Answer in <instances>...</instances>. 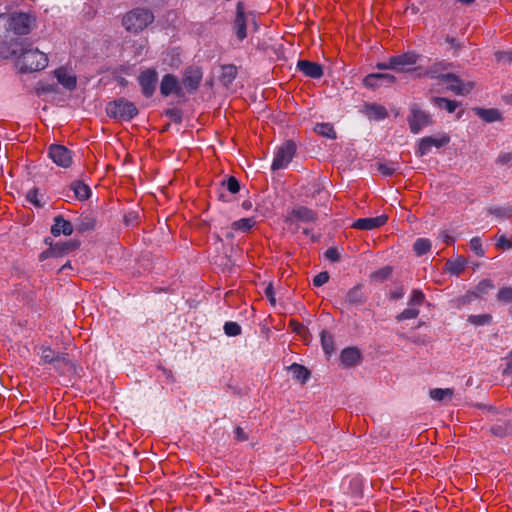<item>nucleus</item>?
Masks as SVG:
<instances>
[{
	"instance_id": "nucleus-1",
	"label": "nucleus",
	"mask_w": 512,
	"mask_h": 512,
	"mask_svg": "<svg viewBox=\"0 0 512 512\" xmlns=\"http://www.w3.org/2000/svg\"><path fill=\"white\" fill-rule=\"evenodd\" d=\"M13 46L12 55L16 57V64L21 73L40 71L47 67V55L34 48L31 43L20 41Z\"/></svg>"
},
{
	"instance_id": "nucleus-2",
	"label": "nucleus",
	"mask_w": 512,
	"mask_h": 512,
	"mask_svg": "<svg viewBox=\"0 0 512 512\" xmlns=\"http://www.w3.org/2000/svg\"><path fill=\"white\" fill-rule=\"evenodd\" d=\"M451 67V63L442 61H435L426 68L424 75H429L431 79H438L441 82H457V85H448L447 89L456 95H467L474 88L473 82L463 83L458 75L454 73H444Z\"/></svg>"
},
{
	"instance_id": "nucleus-3",
	"label": "nucleus",
	"mask_w": 512,
	"mask_h": 512,
	"mask_svg": "<svg viewBox=\"0 0 512 512\" xmlns=\"http://www.w3.org/2000/svg\"><path fill=\"white\" fill-rule=\"evenodd\" d=\"M154 19L150 9L134 8L123 16L122 25L128 32L137 34L153 23Z\"/></svg>"
},
{
	"instance_id": "nucleus-4",
	"label": "nucleus",
	"mask_w": 512,
	"mask_h": 512,
	"mask_svg": "<svg viewBox=\"0 0 512 512\" xmlns=\"http://www.w3.org/2000/svg\"><path fill=\"white\" fill-rule=\"evenodd\" d=\"M105 110L109 118L126 122L131 121L139 113L136 105L125 97L108 102Z\"/></svg>"
},
{
	"instance_id": "nucleus-5",
	"label": "nucleus",
	"mask_w": 512,
	"mask_h": 512,
	"mask_svg": "<svg viewBox=\"0 0 512 512\" xmlns=\"http://www.w3.org/2000/svg\"><path fill=\"white\" fill-rule=\"evenodd\" d=\"M421 59V55L415 51H407L400 55L391 56L387 62L378 63L380 70H394L397 72H410V66L415 65Z\"/></svg>"
},
{
	"instance_id": "nucleus-6",
	"label": "nucleus",
	"mask_w": 512,
	"mask_h": 512,
	"mask_svg": "<svg viewBox=\"0 0 512 512\" xmlns=\"http://www.w3.org/2000/svg\"><path fill=\"white\" fill-rule=\"evenodd\" d=\"M45 243L49 245V248L40 253V261H45L48 258L66 256L69 253L76 251L81 245V241L77 239H70L53 244L50 238H46Z\"/></svg>"
},
{
	"instance_id": "nucleus-7",
	"label": "nucleus",
	"mask_w": 512,
	"mask_h": 512,
	"mask_svg": "<svg viewBox=\"0 0 512 512\" xmlns=\"http://www.w3.org/2000/svg\"><path fill=\"white\" fill-rule=\"evenodd\" d=\"M407 122L411 133L418 134L423 128L432 125L433 119L419 104L412 103L409 106Z\"/></svg>"
},
{
	"instance_id": "nucleus-8",
	"label": "nucleus",
	"mask_w": 512,
	"mask_h": 512,
	"mask_svg": "<svg viewBox=\"0 0 512 512\" xmlns=\"http://www.w3.org/2000/svg\"><path fill=\"white\" fill-rule=\"evenodd\" d=\"M297 151V145L293 140H286L275 151L271 164V170L277 171L286 168L292 161Z\"/></svg>"
},
{
	"instance_id": "nucleus-9",
	"label": "nucleus",
	"mask_w": 512,
	"mask_h": 512,
	"mask_svg": "<svg viewBox=\"0 0 512 512\" xmlns=\"http://www.w3.org/2000/svg\"><path fill=\"white\" fill-rule=\"evenodd\" d=\"M318 220V214L316 211L306 206L297 205L293 207L285 217V223L287 225H295L298 228V223L311 224Z\"/></svg>"
},
{
	"instance_id": "nucleus-10",
	"label": "nucleus",
	"mask_w": 512,
	"mask_h": 512,
	"mask_svg": "<svg viewBox=\"0 0 512 512\" xmlns=\"http://www.w3.org/2000/svg\"><path fill=\"white\" fill-rule=\"evenodd\" d=\"M35 17L29 13L15 12L10 16L9 27L17 35H27L31 32Z\"/></svg>"
},
{
	"instance_id": "nucleus-11",
	"label": "nucleus",
	"mask_w": 512,
	"mask_h": 512,
	"mask_svg": "<svg viewBox=\"0 0 512 512\" xmlns=\"http://www.w3.org/2000/svg\"><path fill=\"white\" fill-rule=\"evenodd\" d=\"M138 84L144 97L151 98L157 87L158 73L154 68H147L137 77Z\"/></svg>"
},
{
	"instance_id": "nucleus-12",
	"label": "nucleus",
	"mask_w": 512,
	"mask_h": 512,
	"mask_svg": "<svg viewBox=\"0 0 512 512\" xmlns=\"http://www.w3.org/2000/svg\"><path fill=\"white\" fill-rule=\"evenodd\" d=\"M48 157L57 166L68 168L73 161L72 151L61 144H51L47 149Z\"/></svg>"
},
{
	"instance_id": "nucleus-13",
	"label": "nucleus",
	"mask_w": 512,
	"mask_h": 512,
	"mask_svg": "<svg viewBox=\"0 0 512 512\" xmlns=\"http://www.w3.org/2000/svg\"><path fill=\"white\" fill-rule=\"evenodd\" d=\"M368 300V294L363 283H357L350 288L344 297V303L348 307L363 306Z\"/></svg>"
},
{
	"instance_id": "nucleus-14",
	"label": "nucleus",
	"mask_w": 512,
	"mask_h": 512,
	"mask_svg": "<svg viewBox=\"0 0 512 512\" xmlns=\"http://www.w3.org/2000/svg\"><path fill=\"white\" fill-rule=\"evenodd\" d=\"M203 78V71L198 66H189L185 69L182 77V84L187 92L192 93L196 91Z\"/></svg>"
},
{
	"instance_id": "nucleus-15",
	"label": "nucleus",
	"mask_w": 512,
	"mask_h": 512,
	"mask_svg": "<svg viewBox=\"0 0 512 512\" xmlns=\"http://www.w3.org/2000/svg\"><path fill=\"white\" fill-rule=\"evenodd\" d=\"M160 93L163 97L174 94L177 97L184 96L183 88L178 78L171 73L165 74L160 82Z\"/></svg>"
},
{
	"instance_id": "nucleus-16",
	"label": "nucleus",
	"mask_w": 512,
	"mask_h": 512,
	"mask_svg": "<svg viewBox=\"0 0 512 512\" xmlns=\"http://www.w3.org/2000/svg\"><path fill=\"white\" fill-rule=\"evenodd\" d=\"M396 82V77L388 73H372L363 79V85L371 90H376L382 86H390Z\"/></svg>"
},
{
	"instance_id": "nucleus-17",
	"label": "nucleus",
	"mask_w": 512,
	"mask_h": 512,
	"mask_svg": "<svg viewBox=\"0 0 512 512\" xmlns=\"http://www.w3.org/2000/svg\"><path fill=\"white\" fill-rule=\"evenodd\" d=\"M52 366L60 376L72 377L77 374L76 364L68 357L67 353H60Z\"/></svg>"
},
{
	"instance_id": "nucleus-18",
	"label": "nucleus",
	"mask_w": 512,
	"mask_h": 512,
	"mask_svg": "<svg viewBox=\"0 0 512 512\" xmlns=\"http://www.w3.org/2000/svg\"><path fill=\"white\" fill-rule=\"evenodd\" d=\"M363 359L361 351L357 347H346L340 353V363L344 368L358 365Z\"/></svg>"
},
{
	"instance_id": "nucleus-19",
	"label": "nucleus",
	"mask_w": 512,
	"mask_h": 512,
	"mask_svg": "<svg viewBox=\"0 0 512 512\" xmlns=\"http://www.w3.org/2000/svg\"><path fill=\"white\" fill-rule=\"evenodd\" d=\"M233 29L240 41H243L247 37L245 11L242 2H238L236 5V17L233 22Z\"/></svg>"
},
{
	"instance_id": "nucleus-20",
	"label": "nucleus",
	"mask_w": 512,
	"mask_h": 512,
	"mask_svg": "<svg viewBox=\"0 0 512 512\" xmlns=\"http://www.w3.org/2000/svg\"><path fill=\"white\" fill-rule=\"evenodd\" d=\"M388 221L387 215H380L370 218H359L352 224V228L358 230H373L385 225Z\"/></svg>"
},
{
	"instance_id": "nucleus-21",
	"label": "nucleus",
	"mask_w": 512,
	"mask_h": 512,
	"mask_svg": "<svg viewBox=\"0 0 512 512\" xmlns=\"http://www.w3.org/2000/svg\"><path fill=\"white\" fill-rule=\"evenodd\" d=\"M297 69L305 76L312 79H319L324 73L323 68L319 63L309 60H299L297 62Z\"/></svg>"
},
{
	"instance_id": "nucleus-22",
	"label": "nucleus",
	"mask_w": 512,
	"mask_h": 512,
	"mask_svg": "<svg viewBox=\"0 0 512 512\" xmlns=\"http://www.w3.org/2000/svg\"><path fill=\"white\" fill-rule=\"evenodd\" d=\"M54 223L51 226V234L55 237L60 235L70 236L74 231L73 224L66 220L63 215H57L53 219Z\"/></svg>"
},
{
	"instance_id": "nucleus-23",
	"label": "nucleus",
	"mask_w": 512,
	"mask_h": 512,
	"mask_svg": "<svg viewBox=\"0 0 512 512\" xmlns=\"http://www.w3.org/2000/svg\"><path fill=\"white\" fill-rule=\"evenodd\" d=\"M494 284L490 279L481 280L472 292L467 293L462 297V303L465 304L471 300V298H481L488 294V292L494 289Z\"/></svg>"
},
{
	"instance_id": "nucleus-24",
	"label": "nucleus",
	"mask_w": 512,
	"mask_h": 512,
	"mask_svg": "<svg viewBox=\"0 0 512 512\" xmlns=\"http://www.w3.org/2000/svg\"><path fill=\"white\" fill-rule=\"evenodd\" d=\"M76 230L79 233H84L87 231H93L97 226V219L95 216H93L91 213H82L77 219H76Z\"/></svg>"
},
{
	"instance_id": "nucleus-25",
	"label": "nucleus",
	"mask_w": 512,
	"mask_h": 512,
	"mask_svg": "<svg viewBox=\"0 0 512 512\" xmlns=\"http://www.w3.org/2000/svg\"><path fill=\"white\" fill-rule=\"evenodd\" d=\"M220 185H221V188L218 191V199L223 202H227L228 199H226V195L221 190L222 188H225L231 194H237L240 191V183H239L238 179L234 176L225 177L221 181Z\"/></svg>"
},
{
	"instance_id": "nucleus-26",
	"label": "nucleus",
	"mask_w": 512,
	"mask_h": 512,
	"mask_svg": "<svg viewBox=\"0 0 512 512\" xmlns=\"http://www.w3.org/2000/svg\"><path fill=\"white\" fill-rule=\"evenodd\" d=\"M70 191L74 194V199L79 201H86L91 196L90 187L85 184L82 180H74L69 185Z\"/></svg>"
},
{
	"instance_id": "nucleus-27",
	"label": "nucleus",
	"mask_w": 512,
	"mask_h": 512,
	"mask_svg": "<svg viewBox=\"0 0 512 512\" xmlns=\"http://www.w3.org/2000/svg\"><path fill=\"white\" fill-rule=\"evenodd\" d=\"M238 74V68L234 64H224L221 65V73L219 75V80L223 86L229 87L233 81L236 79Z\"/></svg>"
},
{
	"instance_id": "nucleus-28",
	"label": "nucleus",
	"mask_w": 512,
	"mask_h": 512,
	"mask_svg": "<svg viewBox=\"0 0 512 512\" xmlns=\"http://www.w3.org/2000/svg\"><path fill=\"white\" fill-rule=\"evenodd\" d=\"M473 111L480 119H482L484 122H487V123H492V122L502 120V114L496 108L486 109V108L475 107L473 109Z\"/></svg>"
},
{
	"instance_id": "nucleus-29",
	"label": "nucleus",
	"mask_w": 512,
	"mask_h": 512,
	"mask_svg": "<svg viewBox=\"0 0 512 512\" xmlns=\"http://www.w3.org/2000/svg\"><path fill=\"white\" fill-rule=\"evenodd\" d=\"M58 82L68 90H74L77 86V78L75 75L69 74L64 68L55 71Z\"/></svg>"
},
{
	"instance_id": "nucleus-30",
	"label": "nucleus",
	"mask_w": 512,
	"mask_h": 512,
	"mask_svg": "<svg viewBox=\"0 0 512 512\" xmlns=\"http://www.w3.org/2000/svg\"><path fill=\"white\" fill-rule=\"evenodd\" d=\"M288 371L291 372L292 378L301 384H305L310 376L311 372L303 365L293 363L288 367Z\"/></svg>"
},
{
	"instance_id": "nucleus-31",
	"label": "nucleus",
	"mask_w": 512,
	"mask_h": 512,
	"mask_svg": "<svg viewBox=\"0 0 512 512\" xmlns=\"http://www.w3.org/2000/svg\"><path fill=\"white\" fill-rule=\"evenodd\" d=\"M431 101L436 107L440 109H445L448 113H454L458 106L460 105L458 101L438 96L432 97Z\"/></svg>"
},
{
	"instance_id": "nucleus-32",
	"label": "nucleus",
	"mask_w": 512,
	"mask_h": 512,
	"mask_svg": "<svg viewBox=\"0 0 512 512\" xmlns=\"http://www.w3.org/2000/svg\"><path fill=\"white\" fill-rule=\"evenodd\" d=\"M366 114L369 118L374 120H383L388 116L386 108L378 104L366 105Z\"/></svg>"
},
{
	"instance_id": "nucleus-33",
	"label": "nucleus",
	"mask_w": 512,
	"mask_h": 512,
	"mask_svg": "<svg viewBox=\"0 0 512 512\" xmlns=\"http://www.w3.org/2000/svg\"><path fill=\"white\" fill-rule=\"evenodd\" d=\"M321 346L326 355H331L335 350L334 336L327 330L320 332Z\"/></svg>"
},
{
	"instance_id": "nucleus-34",
	"label": "nucleus",
	"mask_w": 512,
	"mask_h": 512,
	"mask_svg": "<svg viewBox=\"0 0 512 512\" xmlns=\"http://www.w3.org/2000/svg\"><path fill=\"white\" fill-rule=\"evenodd\" d=\"M490 432L493 436L505 438L512 433V422L506 421L501 424L492 425Z\"/></svg>"
},
{
	"instance_id": "nucleus-35",
	"label": "nucleus",
	"mask_w": 512,
	"mask_h": 512,
	"mask_svg": "<svg viewBox=\"0 0 512 512\" xmlns=\"http://www.w3.org/2000/svg\"><path fill=\"white\" fill-rule=\"evenodd\" d=\"M256 224V221L253 217L242 218L232 222L231 228L234 231H240L242 233L249 232Z\"/></svg>"
},
{
	"instance_id": "nucleus-36",
	"label": "nucleus",
	"mask_w": 512,
	"mask_h": 512,
	"mask_svg": "<svg viewBox=\"0 0 512 512\" xmlns=\"http://www.w3.org/2000/svg\"><path fill=\"white\" fill-rule=\"evenodd\" d=\"M59 355L60 352L55 351L50 346L42 345L40 347V358L42 364L52 365Z\"/></svg>"
},
{
	"instance_id": "nucleus-37",
	"label": "nucleus",
	"mask_w": 512,
	"mask_h": 512,
	"mask_svg": "<svg viewBox=\"0 0 512 512\" xmlns=\"http://www.w3.org/2000/svg\"><path fill=\"white\" fill-rule=\"evenodd\" d=\"M467 264V261L459 257L455 260H448L446 262V269L448 272H450L453 275H460L465 270V266Z\"/></svg>"
},
{
	"instance_id": "nucleus-38",
	"label": "nucleus",
	"mask_w": 512,
	"mask_h": 512,
	"mask_svg": "<svg viewBox=\"0 0 512 512\" xmlns=\"http://www.w3.org/2000/svg\"><path fill=\"white\" fill-rule=\"evenodd\" d=\"M488 214L500 219L512 218V204L506 207L491 206L487 209Z\"/></svg>"
},
{
	"instance_id": "nucleus-39",
	"label": "nucleus",
	"mask_w": 512,
	"mask_h": 512,
	"mask_svg": "<svg viewBox=\"0 0 512 512\" xmlns=\"http://www.w3.org/2000/svg\"><path fill=\"white\" fill-rule=\"evenodd\" d=\"M314 131L328 139H336L337 134L336 131L331 123H318L316 124Z\"/></svg>"
},
{
	"instance_id": "nucleus-40",
	"label": "nucleus",
	"mask_w": 512,
	"mask_h": 512,
	"mask_svg": "<svg viewBox=\"0 0 512 512\" xmlns=\"http://www.w3.org/2000/svg\"><path fill=\"white\" fill-rule=\"evenodd\" d=\"M496 298L502 304H512V286L501 287ZM509 314L512 316V305L509 308Z\"/></svg>"
},
{
	"instance_id": "nucleus-41",
	"label": "nucleus",
	"mask_w": 512,
	"mask_h": 512,
	"mask_svg": "<svg viewBox=\"0 0 512 512\" xmlns=\"http://www.w3.org/2000/svg\"><path fill=\"white\" fill-rule=\"evenodd\" d=\"M431 249V241L427 238H418L413 244V250L417 256L427 254Z\"/></svg>"
},
{
	"instance_id": "nucleus-42",
	"label": "nucleus",
	"mask_w": 512,
	"mask_h": 512,
	"mask_svg": "<svg viewBox=\"0 0 512 512\" xmlns=\"http://www.w3.org/2000/svg\"><path fill=\"white\" fill-rule=\"evenodd\" d=\"M393 269L391 266H384L370 274L371 280L383 282L389 279L392 275Z\"/></svg>"
},
{
	"instance_id": "nucleus-43",
	"label": "nucleus",
	"mask_w": 512,
	"mask_h": 512,
	"mask_svg": "<svg viewBox=\"0 0 512 512\" xmlns=\"http://www.w3.org/2000/svg\"><path fill=\"white\" fill-rule=\"evenodd\" d=\"M453 389H450V388H445V389H442V388H434V389H431L430 390V397L433 399V400H436V401H442L444 400L446 397H449L451 398L453 396Z\"/></svg>"
},
{
	"instance_id": "nucleus-44",
	"label": "nucleus",
	"mask_w": 512,
	"mask_h": 512,
	"mask_svg": "<svg viewBox=\"0 0 512 512\" xmlns=\"http://www.w3.org/2000/svg\"><path fill=\"white\" fill-rule=\"evenodd\" d=\"M432 149V145L430 144V137L426 136L420 139L418 146L415 150V154L418 157H423L428 154Z\"/></svg>"
},
{
	"instance_id": "nucleus-45",
	"label": "nucleus",
	"mask_w": 512,
	"mask_h": 512,
	"mask_svg": "<svg viewBox=\"0 0 512 512\" xmlns=\"http://www.w3.org/2000/svg\"><path fill=\"white\" fill-rule=\"evenodd\" d=\"M349 489H350V494L358 499V498H362L363 496V491H362V481L361 479H359L358 477H354L352 479H350L349 481Z\"/></svg>"
},
{
	"instance_id": "nucleus-46",
	"label": "nucleus",
	"mask_w": 512,
	"mask_h": 512,
	"mask_svg": "<svg viewBox=\"0 0 512 512\" xmlns=\"http://www.w3.org/2000/svg\"><path fill=\"white\" fill-rule=\"evenodd\" d=\"M224 333L229 337H235L241 334V326L234 321H227L223 326Z\"/></svg>"
},
{
	"instance_id": "nucleus-47",
	"label": "nucleus",
	"mask_w": 512,
	"mask_h": 512,
	"mask_svg": "<svg viewBox=\"0 0 512 512\" xmlns=\"http://www.w3.org/2000/svg\"><path fill=\"white\" fill-rule=\"evenodd\" d=\"M26 200L37 208H42L44 202L39 199V188L33 187L26 194Z\"/></svg>"
},
{
	"instance_id": "nucleus-48",
	"label": "nucleus",
	"mask_w": 512,
	"mask_h": 512,
	"mask_svg": "<svg viewBox=\"0 0 512 512\" xmlns=\"http://www.w3.org/2000/svg\"><path fill=\"white\" fill-rule=\"evenodd\" d=\"M420 311L417 308H406L401 313H399L395 318L398 322L408 320V319H415L418 317Z\"/></svg>"
},
{
	"instance_id": "nucleus-49",
	"label": "nucleus",
	"mask_w": 512,
	"mask_h": 512,
	"mask_svg": "<svg viewBox=\"0 0 512 512\" xmlns=\"http://www.w3.org/2000/svg\"><path fill=\"white\" fill-rule=\"evenodd\" d=\"M470 249L474 252L475 255L479 257H483L485 255V251L482 246L481 238L478 236H475L471 238L470 240Z\"/></svg>"
},
{
	"instance_id": "nucleus-50",
	"label": "nucleus",
	"mask_w": 512,
	"mask_h": 512,
	"mask_svg": "<svg viewBox=\"0 0 512 512\" xmlns=\"http://www.w3.org/2000/svg\"><path fill=\"white\" fill-rule=\"evenodd\" d=\"M425 300L424 293L419 289H413L408 304L410 306H420Z\"/></svg>"
},
{
	"instance_id": "nucleus-51",
	"label": "nucleus",
	"mask_w": 512,
	"mask_h": 512,
	"mask_svg": "<svg viewBox=\"0 0 512 512\" xmlns=\"http://www.w3.org/2000/svg\"><path fill=\"white\" fill-rule=\"evenodd\" d=\"M492 320V316L490 314H481V315H471L468 318V321L472 324L481 326L490 323Z\"/></svg>"
},
{
	"instance_id": "nucleus-52",
	"label": "nucleus",
	"mask_w": 512,
	"mask_h": 512,
	"mask_svg": "<svg viewBox=\"0 0 512 512\" xmlns=\"http://www.w3.org/2000/svg\"><path fill=\"white\" fill-rule=\"evenodd\" d=\"M496 248L499 250H510L512 249V235L507 237L505 235H500L496 241Z\"/></svg>"
},
{
	"instance_id": "nucleus-53",
	"label": "nucleus",
	"mask_w": 512,
	"mask_h": 512,
	"mask_svg": "<svg viewBox=\"0 0 512 512\" xmlns=\"http://www.w3.org/2000/svg\"><path fill=\"white\" fill-rule=\"evenodd\" d=\"M164 114L169 117L175 124H181L183 120L182 111L179 108H170L165 110Z\"/></svg>"
},
{
	"instance_id": "nucleus-54",
	"label": "nucleus",
	"mask_w": 512,
	"mask_h": 512,
	"mask_svg": "<svg viewBox=\"0 0 512 512\" xmlns=\"http://www.w3.org/2000/svg\"><path fill=\"white\" fill-rule=\"evenodd\" d=\"M494 56L499 64L512 63V51H496Z\"/></svg>"
},
{
	"instance_id": "nucleus-55",
	"label": "nucleus",
	"mask_w": 512,
	"mask_h": 512,
	"mask_svg": "<svg viewBox=\"0 0 512 512\" xmlns=\"http://www.w3.org/2000/svg\"><path fill=\"white\" fill-rule=\"evenodd\" d=\"M430 137V144L432 147L441 148L447 145L450 142V137L447 134H443L439 138H435L433 136Z\"/></svg>"
},
{
	"instance_id": "nucleus-56",
	"label": "nucleus",
	"mask_w": 512,
	"mask_h": 512,
	"mask_svg": "<svg viewBox=\"0 0 512 512\" xmlns=\"http://www.w3.org/2000/svg\"><path fill=\"white\" fill-rule=\"evenodd\" d=\"M329 273L327 271H323L318 273L313 278V285L315 287H321L322 285L326 284L329 281Z\"/></svg>"
},
{
	"instance_id": "nucleus-57",
	"label": "nucleus",
	"mask_w": 512,
	"mask_h": 512,
	"mask_svg": "<svg viewBox=\"0 0 512 512\" xmlns=\"http://www.w3.org/2000/svg\"><path fill=\"white\" fill-rule=\"evenodd\" d=\"M325 258L331 262H338L340 260V253L337 248L330 247L328 248L325 253Z\"/></svg>"
},
{
	"instance_id": "nucleus-58",
	"label": "nucleus",
	"mask_w": 512,
	"mask_h": 512,
	"mask_svg": "<svg viewBox=\"0 0 512 512\" xmlns=\"http://www.w3.org/2000/svg\"><path fill=\"white\" fill-rule=\"evenodd\" d=\"M264 295L269 300V302L271 303L272 306L276 305L275 291H274V286L272 283H269L266 286V288L264 290Z\"/></svg>"
},
{
	"instance_id": "nucleus-59",
	"label": "nucleus",
	"mask_w": 512,
	"mask_h": 512,
	"mask_svg": "<svg viewBox=\"0 0 512 512\" xmlns=\"http://www.w3.org/2000/svg\"><path fill=\"white\" fill-rule=\"evenodd\" d=\"M496 163L501 165H512V152L500 153L496 159Z\"/></svg>"
},
{
	"instance_id": "nucleus-60",
	"label": "nucleus",
	"mask_w": 512,
	"mask_h": 512,
	"mask_svg": "<svg viewBox=\"0 0 512 512\" xmlns=\"http://www.w3.org/2000/svg\"><path fill=\"white\" fill-rule=\"evenodd\" d=\"M378 171L384 176H392L395 173L396 169L392 165L379 163Z\"/></svg>"
},
{
	"instance_id": "nucleus-61",
	"label": "nucleus",
	"mask_w": 512,
	"mask_h": 512,
	"mask_svg": "<svg viewBox=\"0 0 512 512\" xmlns=\"http://www.w3.org/2000/svg\"><path fill=\"white\" fill-rule=\"evenodd\" d=\"M234 435H235V439L239 442H244L246 440H248V434L245 433V431L243 430V428H241L240 426H237L234 430Z\"/></svg>"
},
{
	"instance_id": "nucleus-62",
	"label": "nucleus",
	"mask_w": 512,
	"mask_h": 512,
	"mask_svg": "<svg viewBox=\"0 0 512 512\" xmlns=\"http://www.w3.org/2000/svg\"><path fill=\"white\" fill-rule=\"evenodd\" d=\"M404 294H405L404 288L402 286H400V287H397L395 290L391 291L389 297L391 300H399V299L403 298Z\"/></svg>"
},
{
	"instance_id": "nucleus-63",
	"label": "nucleus",
	"mask_w": 512,
	"mask_h": 512,
	"mask_svg": "<svg viewBox=\"0 0 512 512\" xmlns=\"http://www.w3.org/2000/svg\"><path fill=\"white\" fill-rule=\"evenodd\" d=\"M410 72H414L416 76L419 78H429V75H424V73H426V68H424L423 66L411 68Z\"/></svg>"
},
{
	"instance_id": "nucleus-64",
	"label": "nucleus",
	"mask_w": 512,
	"mask_h": 512,
	"mask_svg": "<svg viewBox=\"0 0 512 512\" xmlns=\"http://www.w3.org/2000/svg\"><path fill=\"white\" fill-rule=\"evenodd\" d=\"M138 218V214L135 212H130L124 216V220L127 224H129L131 221H135Z\"/></svg>"
}]
</instances>
